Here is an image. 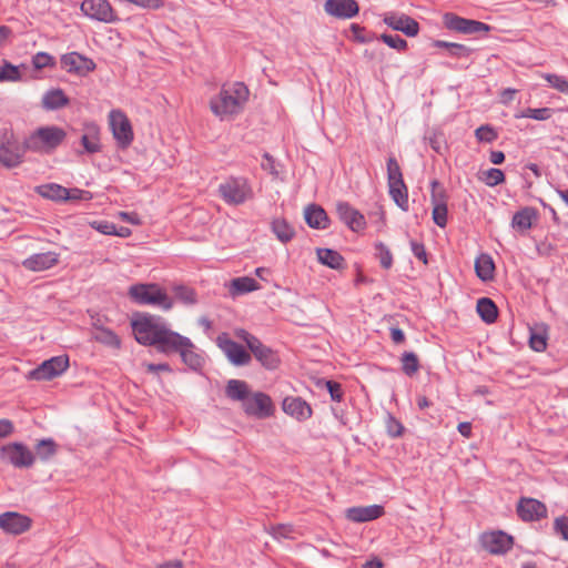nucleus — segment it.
Listing matches in <instances>:
<instances>
[{"label":"nucleus","instance_id":"1","mask_svg":"<svg viewBox=\"0 0 568 568\" xmlns=\"http://www.w3.org/2000/svg\"><path fill=\"white\" fill-rule=\"evenodd\" d=\"M131 326L139 344L154 346L163 354L179 353L182 361L193 369L201 366L202 358L195 353L192 341L172 331L163 317L143 314L133 318Z\"/></svg>","mask_w":568,"mask_h":568},{"label":"nucleus","instance_id":"2","mask_svg":"<svg viewBox=\"0 0 568 568\" xmlns=\"http://www.w3.org/2000/svg\"><path fill=\"white\" fill-rule=\"evenodd\" d=\"M250 91L243 82L224 84L219 94L211 99V111L221 120L242 111L248 99Z\"/></svg>","mask_w":568,"mask_h":568},{"label":"nucleus","instance_id":"3","mask_svg":"<svg viewBox=\"0 0 568 568\" xmlns=\"http://www.w3.org/2000/svg\"><path fill=\"white\" fill-rule=\"evenodd\" d=\"M129 298L138 305H150L163 311L173 307V298L166 291L155 283H136L128 290Z\"/></svg>","mask_w":568,"mask_h":568},{"label":"nucleus","instance_id":"4","mask_svg":"<svg viewBox=\"0 0 568 568\" xmlns=\"http://www.w3.org/2000/svg\"><path fill=\"white\" fill-rule=\"evenodd\" d=\"M221 199L229 205H241L253 197V190L247 179L231 176L220 183L217 189Z\"/></svg>","mask_w":568,"mask_h":568},{"label":"nucleus","instance_id":"5","mask_svg":"<svg viewBox=\"0 0 568 568\" xmlns=\"http://www.w3.org/2000/svg\"><path fill=\"white\" fill-rule=\"evenodd\" d=\"M65 135V131L59 126H42L29 136L27 146L33 151L50 152L64 140Z\"/></svg>","mask_w":568,"mask_h":568},{"label":"nucleus","instance_id":"6","mask_svg":"<svg viewBox=\"0 0 568 568\" xmlns=\"http://www.w3.org/2000/svg\"><path fill=\"white\" fill-rule=\"evenodd\" d=\"M68 367L69 357L67 355L53 356L30 371L28 378L32 381H50L63 374Z\"/></svg>","mask_w":568,"mask_h":568},{"label":"nucleus","instance_id":"7","mask_svg":"<svg viewBox=\"0 0 568 568\" xmlns=\"http://www.w3.org/2000/svg\"><path fill=\"white\" fill-rule=\"evenodd\" d=\"M0 457L16 468H29L36 462V455L22 443H10L1 447Z\"/></svg>","mask_w":568,"mask_h":568},{"label":"nucleus","instance_id":"8","mask_svg":"<svg viewBox=\"0 0 568 568\" xmlns=\"http://www.w3.org/2000/svg\"><path fill=\"white\" fill-rule=\"evenodd\" d=\"M109 124L120 148H128L133 141V130L130 120L119 109L111 110L109 113Z\"/></svg>","mask_w":568,"mask_h":568},{"label":"nucleus","instance_id":"9","mask_svg":"<svg viewBox=\"0 0 568 568\" xmlns=\"http://www.w3.org/2000/svg\"><path fill=\"white\" fill-rule=\"evenodd\" d=\"M23 156V151L13 133L3 130L0 132V163L6 168L18 166Z\"/></svg>","mask_w":568,"mask_h":568},{"label":"nucleus","instance_id":"10","mask_svg":"<svg viewBox=\"0 0 568 568\" xmlns=\"http://www.w3.org/2000/svg\"><path fill=\"white\" fill-rule=\"evenodd\" d=\"M216 344L229 362L234 366H245L251 362V354L239 343L231 339L227 333H221L216 337Z\"/></svg>","mask_w":568,"mask_h":568},{"label":"nucleus","instance_id":"11","mask_svg":"<svg viewBox=\"0 0 568 568\" xmlns=\"http://www.w3.org/2000/svg\"><path fill=\"white\" fill-rule=\"evenodd\" d=\"M80 9L91 20L104 23L118 20L116 13L108 0H83Z\"/></svg>","mask_w":568,"mask_h":568},{"label":"nucleus","instance_id":"12","mask_svg":"<svg viewBox=\"0 0 568 568\" xmlns=\"http://www.w3.org/2000/svg\"><path fill=\"white\" fill-rule=\"evenodd\" d=\"M242 408L246 415L256 418H267L274 413L271 397L262 392H251Z\"/></svg>","mask_w":568,"mask_h":568},{"label":"nucleus","instance_id":"13","mask_svg":"<svg viewBox=\"0 0 568 568\" xmlns=\"http://www.w3.org/2000/svg\"><path fill=\"white\" fill-rule=\"evenodd\" d=\"M444 22L449 30L466 34L487 32L490 29V27L484 22L465 19L453 13H446L444 16Z\"/></svg>","mask_w":568,"mask_h":568},{"label":"nucleus","instance_id":"14","mask_svg":"<svg viewBox=\"0 0 568 568\" xmlns=\"http://www.w3.org/2000/svg\"><path fill=\"white\" fill-rule=\"evenodd\" d=\"M383 21L389 28L400 31L407 37H415L419 32L418 22L404 13L387 12L384 14Z\"/></svg>","mask_w":568,"mask_h":568},{"label":"nucleus","instance_id":"15","mask_svg":"<svg viewBox=\"0 0 568 568\" xmlns=\"http://www.w3.org/2000/svg\"><path fill=\"white\" fill-rule=\"evenodd\" d=\"M324 10L328 16L347 20L358 14L359 6L355 0H326Z\"/></svg>","mask_w":568,"mask_h":568},{"label":"nucleus","instance_id":"16","mask_svg":"<svg viewBox=\"0 0 568 568\" xmlns=\"http://www.w3.org/2000/svg\"><path fill=\"white\" fill-rule=\"evenodd\" d=\"M60 255L49 251L36 253L22 261V266L31 272H43L52 268L59 263Z\"/></svg>","mask_w":568,"mask_h":568},{"label":"nucleus","instance_id":"17","mask_svg":"<svg viewBox=\"0 0 568 568\" xmlns=\"http://www.w3.org/2000/svg\"><path fill=\"white\" fill-rule=\"evenodd\" d=\"M31 518L16 511L0 515V529L4 532H24L31 528Z\"/></svg>","mask_w":568,"mask_h":568},{"label":"nucleus","instance_id":"18","mask_svg":"<svg viewBox=\"0 0 568 568\" xmlns=\"http://www.w3.org/2000/svg\"><path fill=\"white\" fill-rule=\"evenodd\" d=\"M282 408L291 417L304 422L311 418L312 408L310 404L301 397L288 396L283 399Z\"/></svg>","mask_w":568,"mask_h":568},{"label":"nucleus","instance_id":"19","mask_svg":"<svg viewBox=\"0 0 568 568\" xmlns=\"http://www.w3.org/2000/svg\"><path fill=\"white\" fill-rule=\"evenodd\" d=\"M61 65L70 73L73 72L82 74L88 73L95 68V64L91 59L78 52H70L62 55Z\"/></svg>","mask_w":568,"mask_h":568},{"label":"nucleus","instance_id":"20","mask_svg":"<svg viewBox=\"0 0 568 568\" xmlns=\"http://www.w3.org/2000/svg\"><path fill=\"white\" fill-rule=\"evenodd\" d=\"M336 213L339 220L345 223L351 230L357 232L364 229L365 217L356 209L351 206L347 202H338L336 204Z\"/></svg>","mask_w":568,"mask_h":568},{"label":"nucleus","instance_id":"21","mask_svg":"<svg viewBox=\"0 0 568 568\" xmlns=\"http://www.w3.org/2000/svg\"><path fill=\"white\" fill-rule=\"evenodd\" d=\"M518 516L525 521H534L544 517L546 506L534 498H521L517 506Z\"/></svg>","mask_w":568,"mask_h":568},{"label":"nucleus","instance_id":"22","mask_svg":"<svg viewBox=\"0 0 568 568\" xmlns=\"http://www.w3.org/2000/svg\"><path fill=\"white\" fill-rule=\"evenodd\" d=\"M480 545L493 555L508 551L513 545V535H480Z\"/></svg>","mask_w":568,"mask_h":568},{"label":"nucleus","instance_id":"23","mask_svg":"<svg viewBox=\"0 0 568 568\" xmlns=\"http://www.w3.org/2000/svg\"><path fill=\"white\" fill-rule=\"evenodd\" d=\"M384 514L382 505L351 507L346 509V518L355 523H366L379 518Z\"/></svg>","mask_w":568,"mask_h":568},{"label":"nucleus","instance_id":"24","mask_svg":"<svg viewBox=\"0 0 568 568\" xmlns=\"http://www.w3.org/2000/svg\"><path fill=\"white\" fill-rule=\"evenodd\" d=\"M250 351L266 369H275L278 366L280 358L277 354L272 348L264 345L260 339L253 341V346Z\"/></svg>","mask_w":568,"mask_h":568},{"label":"nucleus","instance_id":"25","mask_svg":"<svg viewBox=\"0 0 568 568\" xmlns=\"http://www.w3.org/2000/svg\"><path fill=\"white\" fill-rule=\"evenodd\" d=\"M251 394L250 386L241 379H230L225 386V395L233 402H240L242 407Z\"/></svg>","mask_w":568,"mask_h":568},{"label":"nucleus","instance_id":"26","mask_svg":"<svg viewBox=\"0 0 568 568\" xmlns=\"http://www.w3.org/2000/svg\"><path fill=\"white\" fill-rule=\"evenodd\" d=\"M227 287L232 297H237L261 288L260 284L250 276L235 277L229 283Z\"/></svg>","mask_w":568,"mask_h":568},{"label":"nucleus","instance_id":"27","mask_svg":"<svg viewBox=\"0 0 568 568\" xmlns=\"http://www.w3.org/2000/svg\"><path fill=\"white\" fill-rule=\"evenodd\" d=\"M304 217L307 225L312 229L323 230L328 225V217L324 209L311 204L304 211Z\"/></svg>","mask_w":568,"mask_h":568},{"label":"nucleus","instance_id":"28","mask_svg":"<svg viewBox=\"0 0 568 568\" xmlns=\"http://www.w3.org/2000/svg\"><path fill=\"white\" fill-rule=\"evenodd\" d=\"M475 271L483 282L494 278L495 263L489 254L481 253L475 261Z\"/></svg>","mask_w":568,"mask_h":568},{"label":"nucleus","instance_id":"29","mask_svg":"<svg viewBox=\"0 0 568 568\" xmlns=\"http://www.w3.org/2000/svg\"><path fill=\"white\" fill-rule=\"evenodd\" d=\"M68 103L69 99L61 89H51L42 97V106L45 110H58Z\"/></svg>","mask_w":568,"mask_h":568},{"label":"nucleus","instance_id":"30","mask_svg":"<svg viewBox=\"0 0 568 568\" xmlns=\"http://www.w3.org/2000/svg\"><path fill=\"white\" fill-rule=\"evenodd\" d=\"M37 192L44 199H49L52 201H67L68 200V189L57 184V183H48L42 184L37 187Z\"/></svg>","mask_w":568,"mask_h":568},{"label":"nucleus","instance_id":"31","mask_svg":"<svg viewBox=\"0 0 568 568\" xmlns=\"http://www.w3.org/2000/svg\"><path fill=\"white\" fill-rule=\"evenodd\" d=\"M476 311L480 318L487 323L491 324L497 320L498 310L496 304L488 297H481L477 301Z\"/></svg>","mask_w":568,"mask_h":568},{"label":"nucleus","instance_id":"32","mask_svg":"<svg viewBox=\"0 0 568 568\" xmlns=\"http://www.w3.org/2000/svg\"><path fill=\"white\" fill-rule=\"evenodd\" d=\"M316 255L321 264L333 270H339L344 264L343 256L338 252L331 248H317Z\"/></svg>","mask_w":568,"mask_h":568},{"label":"nucleus","instance_id":"33","mask_svg":"<svg viewBox=\"0 0 568 568\" xmlns=\"http://www.w3.org/2000/svg\"><path fill=\"white\" fill-rule=\"evenodd\" d=\"M388 189L389 195L396 203V205L400 207L403 211H408V192L405 183L402 182L400 185L389 183Z\"/></svg>","mask_w":568,"mask_h":568},{"label":"nucleus","instance_id":"34","mask_svg":"<svg viewBox=\"0 0 568 568\" xmlns=\"http://www.w3.org/2000/svg\"><path fill=\"white\" fill-rule=\"evenodd\" d=\"M94 339L103 345L112 348H120L121 341L119 336L111 329L105 327L97 328L94 332Z\"/></svg>","mask_w":568,"mask_h":568},{"label":"nucleus","instance_id":"35","mask_svg":"<svg viewBox=\"0 0 568 568\" xmlns=\"http://www.w3.org/2000/svg\"><path fill=\"white\" fill-rule=\"evenodd\" d=\"M272 231L283 243L291 241L295 234L293 226L282 219H276L273 221Z\"/></svg>","mask_w":568,"mask_h":568},{"label":"nucleus","instance_id":"36","mask_svg":"<svg viewBox=\"0 0 568 568\" xmlns=\"http://www.w3.org/2000/svg\"><path fill=\"white\" fill-rule=\"evenodd\" d=\"M535 217V211L529 207H525L514 214L513 226L520 230H529L532 225V219Z\"/></svg>","mask_w":568,"mask_h":568},{"label":"nucleus","instance_id":"37","mask_svg":"<svg viewBox=\"0 0 568 568\" xmlns=\"http://www.w3.org/2000/svg\"><path fill=\"white\" fill-rule=\"evenodd\" d=\"M57 452V446L53 439L44 438L38 442L36 446V454L41 460L50 459Z\"/></svg>","mask_w":568,"mask_h":568},{"label":"nucleus","instance_id":"38","mask_svg":"<svg viewBox=\"0 0 568 568\" xmlns=\"http://www.w3.org/2000/svg\"><path fill=\"white\" fill-rule=\"evenodd\" d=\"M435 45L437 48H445L448 50L449 54L457 58H467L469 57L471 50L459 43L446 42V41H436Z\"/></svg>","mask_w":568,"mask_h":568},{"label":"nucleus","instance_id":"39","mask_svg":"<svg viewBox=\"0 0 568 568\" xmlns=\"http://www.w3.org/2000/svg\"><path fill=\"white\" fill-rule=\"evenodd\" d=\"M541 78L545 79L552 89L568 95V80L565 77L555 73H542Z\"/></svg>","mask_w":568,"mask_h":568},{"label":"nucleus","instance_id":"40","mask_svg":"<svg viewBox=\"0 0 568 568\" xmlns=\"http://www.w3.org/2000/svg\"><path fill=\"white\" fill-rule=\"evenodd\" d=\"M402 369L407 376H413L419 368V362L415 353L405 352L402 355Z\"/></svg>","mask_w":568,"mask_h":568},{"label":"nucleus","instance_id":"41","mask_svg":"<svg viewBox=\"0 0 568 568\" xmlns=\"http://www.w3.org/2000/svg\"><path fill=\"white\" fill-rule=\"evenodd\" d=\"M387 182L397 185L404 182L400 166L393 156L387 160Z\"/></svg>","mask_w":568,"mask_h":568},{"label":"nucleus","instance_id":"42","mask_svg":"<svg viewBox=\"0 0 568 568\" xmlns=\"http://www.w3.org/2000/svg\"><path fill=\"white\" fill-rule=\"evenodd\" d=\"M552 115V110L550 108H527L520 114L516 115V118H527L537 121L548 120Z\"/></svg>","mask_w":568,"mask_h":568},{"label":"nucleus","instance_id":"43","mask_svg":"<svg viewBox=\"0 0 568 568\" xmlns=\"http://www.w3.org/2000/svg\"><path fill=\"white\" fill-rule=\"evenodd\" d=\"M375 256L383 268L388 270L393 265V255L389 248L382 242L375 244Z\"/></svg>","mask_w":568,"mask_h":568},{"label":"nucleus","instance_id":"44","mask_svg":"<svg viewBox=\"0 0 568 568\" xmlns=\"http://www.w3.org/2000/svg\"><path fill=\"white\" fill-rule=\"evenodd\" d=\"M21 80V73L17 65L4 62L0 67V82L9 81L17 82Z\"/></svg>","mask_w":568,"mask_h":568},{"label":"nucleus","instance_id":"45","mask_svg":"<svg viewBox=\"0 0 568 568\" xmlns=\"http://www.w3.org/2000/svg\"><path fill=\"white\" fill-rule=\"evenodd\" d=\"M173 292L175 297L186 305H193L196 303L195 292L189 286L176 285L173 287Z\"/></svg>","mask_w":568,"mask_h":568},{"label":"nucleus","instance_id":"46","mask_svg":"<svg viewBox=\"0 0 568 568\" xmlns=\"http://www.w3.org/2000/svg\"><path fill=\"white\" fill-rule=\"evenodd\" d=\"M481 181L493 187L505 181V174L499 169L490 168L483 172Z\"/></svg>","mask_w":568,"mask_h":568},{"label":"nucleus","instance_id":"47","mask_svg":"<svg viewBox=\"0 0 568 568\" xmlns=\"http://www.w3.org/2000/svg\"><path fill=\"white\" fill-rule=\"evenodd\" d=\"M432 194H430V203L432 206L435 205H447V194L445 190L440 186V183L437 180H433L430 182Z\"/></svg>","mask_w":568,"mask_h":568},{"label":"nucleus","instance_id":"48","mask_svg":"<svg viewBox=\"0 0 568 568\" xmlns=\"http://www.w3.org/2000/svg\"><path fill=\"white\" fill-rule=\"evenodd\" d=\"M81 143L85 152L91 154L99 152L101 148L98 133L95 131L83 134L81 138Z\"/></svg>","mask_w":568,"mask_h":568},{"label":"nucleus","instance_id":"49","mask_svg":"<svg viewBox=\"0 0 568 568\" xmlns=\"http://www.w3.org/2000/svg\"><path fill=\"white\" fill-rule=\"evenodd\" d=\"M381 39L384 43H386L389 48L395 49L397 51H404L407 48V42L398 34H382Z\"/></svg>","mask_w":568,"mask_h":568},{"label":"nucleus","instance_id":"50","mask_svg":"<svg viewBox=\"0 0 568 568\" xmlns=\"http://www.w3.org/2000/svg\"><path fill=\"white\" fill-rule=\"evenodd\" d=\"M32 65L37 70L54 65V59L47 52H38L32 57Z\"/></svg>","mask_w":568,"mask_h":568},{"label":"nucleus","instance_id":"51","mask_svg":"<svg viewBox=\"0 0 568 568\" xmlns=\"http://www.w3.org/2000/svg\"><path fill=\"white\" fill-rule=\"evenodd\" d=\"M475 136L479 142H493L497 139V132L489 125H480L475 131Z\"/></svg>","mask_w":568,"mask_h":568},{"label":"nucleus","instance_id":"52","mask_svg":"<svg viewBox=\"0 0 568 568\" xmlns=\"http://www.w3.org/2000/svg\"><path fill=\"white\" fill-rule=\"evenodd\" d=\"M386 430L390 437H399L403 434L404 426L393 415L388 414L386 418Z\"/></svg>","mask_w":568,"mask_h":568},{"label":"nucleus","instance_id":"53","mask_svg":"<svg viewBox=\"0 0 568 568\" xmlns=\"http://www.w3.org/2000/svg\"><path fill=\"white\" fill-rule=\"evenodd\" d=\"M447 205H435L433 206V221L439 227H445L447 224Z\"/></svg>","mask_w":568,"mask_h":568},{"label":"nucleus","instance_id":"54","mask_svg":"<svg viewBox=\"0 0 568 568\" xmlns=\"http://www.w3.org/2000/svg\"><path fill=\"white\" fill-rule=\"evenodd\" d=\"M91 226L104 235H113L115 233V224L109 221H94Z\"/></svg>","mask_w":568,"mask_h":568},{"label":"nucleus","instance_id":"55","mask_svg":"<svg viewBox=\"0 0 568 568\" xmlns=\"http://www.w3.org/2000/svg\"><path fill=\"white\" fill-rule=\"evenodd\" d=\"M68 200H73V201H89L92 199V195L89 191H84V190H81V189H68Z\"/></svg>","mask_w":568,"mask_h":568},{"label":"nucleus","instance_id":"56","mask_svg":"<svg viewBox=\"0 0 568 568\" xmlns=\"http://www.w3.org/2000/svg\"><path fill=\"white\" fill-rule=\"evenodd\" d=\"M325 384H326V388L331 395L332 400L341 402V399L343 397V392H342L341 385L333 381H327Z\"/></svg>","mask_w":568,"mask_h":568},{"label":"nucleus","instance_id":"57","mask_svg":"<svg viewBox=\"0 0 568 568\" xmlns=\"http://www.w3.org/2000/svg\"><path fill=\"white\" fill-rule=\"evenodd\" d=\"M530 347L536 352H542L546 349L547 343L545 336L540 334H531L529 338Z\"/></svg>","mask_w":568,"mask_h":568},{"label":"nucleus","instance_id":"58","mask_svg":"<svg viewBox=\"0 0 568 568\" xmlns=\"http://www.w3.org/2000/svg\"><path fill=\"white\" fill-rule=\"evenodd\" d=\"M410 248L416 258L422 261L424 264H427L426 250L422 243H418L416 241H410Z\"/></svg>","mask_w":568,"mask_h":568},{"label":"nucleus","instance_id":"59","mask_svg":"<svg viewBox=\"0 0 568 568\" xmlns=\"http://www.w3.org/2000/svg\"><path fill=\"white\" fill-rule=\"evenodd\" d=\"M14 430L13 423L9 419H0V439L10 436Z\"/></svg>","mask_w":568,"mask_h":568},{"label":"nucleus","instance_id":"60","mask_svg":"<svg viewBox=\"0 0 568 568\" xmlns=\"http://www.w3.org/2000/svg\"><path fill=\"white\" fill-rule=\"evenodd\" d=\"M235 336L245 342L248 349L253 346V341L258 339L256 336L250 334L247 331L243 328L236 329Z\"/></svg>","mask_w":568,"mask_h":568},{"label":"nucleus","instance_id":"61","mask_svg":"<svg viewBox=\"0 0 568 568\" xmlns=\"http://www.w3.org/2000/svg\"><path fill=\"white\" fill-rule=\"evenodd\" d=\"M555 532H568V516H560L555 519Z\"/></svg>","mask_w":568,"mask_h":568},{"label":"nucleus","instance_id":"62","mask_svg":"<svg viewBox=\"0 0 568 568\" xmlns=\"http://www.w3.org/2000/svg\"><path fill=\"white\" fill-rule=\"evenodd\" d=\"M119 217L132 225H139L141 223L140 216L133 212H120Z\"/></svg>","mask_w":568,"mask_h":568},{"label":"nucleus","instance_id":"63","mask_svg":"<svg viewBox=\"0 0 568 568\" xmlns=\"http://www.w3.org/2000/svg\"><path fill=\"white\" fill-rule=\"evenodd\" d=\"M390 338L394 343L399 344L403 343L405 339L404 332L398 327H392L390 328Z\"/></svg>","mask_w":568,"mask_h":568},{"label":"nucleus","instance_id":"64","mask_svg":"<svg viewBox=\"0 0 568 568\" xmlns=\"http://www.w3.org/2000/svg\"><path fill=\"white\" fill-rule=\"evenodd\" d=\"M384 565L381 559L374 557L363 564L362 568H383Z\"/></svg>","mask_w":568,"mask_h":568}]
</instances>
